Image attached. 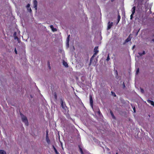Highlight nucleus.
I'll use <instances>...</instances> for the list:
<instances>
[{
    "instance_id": "9d476101",
    "label": "nucleus",
    "mask_w": 154,
    "mask_h": 154,
    "mask_svg": "<svg viewBox=\"0 0 154 154\" xmlns=\"http://www.w3.org/2000/svg\"><path fill=\"white\" fill-rule=\"evenodd\" d=\"M46 140L48 144H49L51 142L48 136L46 137Z\"/></svg>"
},
{
    "instance_id": "79ce46f5",
    "label": "nucleus",
    "mask_w": 154,
    "mask_h": 154,
    "mask_svg": "<svg viewBox=\"0 0 154 154\" xmlns=\"http://www.w3.org/2000/svg\"><path fill=\"white\" fill-rule=\"evenodd\" d=\"M55 28H54V29H53V30H55Z\"/></svg>"
},
{
    "instance_id": "dca6fc26",
    "label": "nucleus",
    "mask_w": 154,
    "mask_h": 154,
    "mask_svg": "<svg viewBox=\"0 0 154 154\" xmlns=\"http://www.w3.org/2000/svg\"><path fill=\"white\" fill-rule=\"evenodd\" d=\"M145 52L144 51H143L142 53H138V54H139L140 55V56L141 57L142 56V55H144V54H145Z\"/></svg>"
},
{
    "instance_id": "58836bf2",
    "label": "nucleus",
    "mask_w": 154,
    "mask_h": 154,
    "mask_svg": "<svg viewBox=\"0 0 154 154\" xmlns=\"http://www.w3.org/2000/svg\"><path fill=\"white\" fill-rule=\"evenodd\" d=\"M135 47V45H134V46H133V48H134V47Z\"/></svg>"
},
{
    "instance_id": "a19ab883",
    "label": "nucleus",
    "mask_w": 154,
    "mask_h": 154,
    "mask_svg": "<svg viewBox=\"0 0 154 154\" xmlns=\"http://www.w3.org/2000/svg\"><path fill=\"white\" fill-rule=\"evenodd\" d=\"M55 97H57V95H55Z\"/></svg>"
},
{
    "instance_id": "4be33fe9",
    "label": "nucleus",
    "mask_w": 154,
    "mask_h": 154,
    "mask_svg": "<svg viewBox=\"0 0 154 154\" xmlns=\"http://www.w3.org/2000/svg\"><path fill=\"white\" fill-rule=\"evenodd\" d=\"M48 136V130H47L46 131V137Z\"/></svg>"
},
{
    "instance_id": "a211bd4d",
    "label": "nucleus",
    "mask_w": 154,
    "mask_h": 154,
    "mask_svg": "<svg viewBox=\"0 0 154 154\" xmlns=\"http://www.w3.org/2000/svg\"><path fill=\"white\" fill-rule=\"evenodd\" d=\"M50 27H51V29H52V30L54 32V31H57V29L56 28L55 29V30H53V29H54V28L53 25H51L50 26Z\"/></svg>"
},
{
    "instance_id": "39448f33",
    "label": "nucleus",
    "mask_w": 154,
    "mask_h": 154,
    "mask_svg": "<svg viewBox=\"0 0 154 154\" xmlns=\"http://www.w3.org/2000/svg\"><path fill=\"white\" fill-rule=\"evenodd\" d=\"M90 105L91 108H93V101L91 95H89Z\"/></svg>"
},
{
    "instance_id": "cd10ccee",
    "label": "nucleus",
    "mask_w": 154,
    "mask_h": 154,
    "mask_svg": "<svg viewBox=\"0 0 154 154\" xmlns=\"http://www.w3.org/2000/svg\"><path fill=\"white\" fill-rule=\"evenodd\" d=\"M27 10L28 11L31 12V9L30 8H27Z\"/></svg>"
},
{
    "instance_id": "e433bc0d",
    "label": "nucleus",
    "mask_w": 154,
    "mask_h": 154,
    "mask_svg": "<svg viewBox=\"0 0 154 154\" xmlns=\"http://www.w3.org/2000/svg\"><path fill=\"white\" fill-rule=\"evenodd\" d=\"M123 87H125V84H124V82H123Z\"/></svg>"
},
{
    "instance_id": "f257e3e1",
    "label": "nucleus",
    "mask_w": 154,
    "mask_h": 154,
    "mask_svg": "<svg viewBox=\"0 0 154 154\" xmlns=\"http://www.w3.org/2000/svg\"><path fill=\"white\" fill-rule=\"evenodd\" d=\"M149 1V0H138V5L141 9L143 7V5L146 8H147L148 7V2Z\"/></svg>"
},
{
    "instance_id": "a878e982",
    "label": "nucleus",
    "mask_w": 154,
    "mask_h": 154,
    "mask_svg": "<svg viewBox=\"0 0 154 154\" xmlns=\"http://www.w3.org/2000/svg\"><path fill=\"white\" fill-rule=\"evenodd\" d=\"M30 4H28L27 5V6H26V8H30Z\"/></svg>"
},
{
    "instance_id": "f8f14e48",
    "label": "nucleus",
    "mask_w": 154,
    "mask_h": 154,
    "mask_svg": "<svg viewBox=\"0 0 154 154\" xmlns=\"http://www.w3.org/2000/svg\"><path fill=\"white\" fill-rule=\"evenodd\" d=\"M110 114H111V115L112 118L114 119H116V117L114 116L113 113L112 112L111 110H110Z\"/></svg>"
},
{
    "instance_id": "ddd939ff",
    "label": "nucleus",
    "mask_w": 154,
    "mask_h": 154,
    "mask_svg": "<svg viewBox=\"0 0 154 154\" xmlns=\"http://www.w3.org/2000/svg\"><path fill=\"white\" fill-rule=\"evenodd\" d=\"M63 64L66 67H67L68 66V65L67 63L64 61H63Z\"/></svg>"
},
{
    "instance_id": "37998d69",
    "label": "nucleus",
    "mask_w": 154,
    "mask_h": 154,
    "mask_svg": "<svg viewBox=\"0 0 154 154\" xmlns=\"http://www.w3.org/2000/svg\"><path fill=\"white\" fill-rule=\"evenodd\" d=\"M70 119H72V118H70Z\"/></svg>"
},
{
    "instance_id": "f704fd0d",
    "label": "nucleus",
    "mask_w": 154,
    "mask_h": 154,
    "mask_svg": "<svg viewBox=\"0 0 154 154\" xmlns=\"http://www.w3.org/2000/svg\"><path fill=\"white\" fill-rule=\"evenodd\" d=\"M100 113H101V112H100V110L99 109V111H98V113L100 114Z\"/></svg>"
},
{
    "instance_id": "2f4dec72",
    "label": "nucleus",
    "mask_w": 154,
    "mask_h": 154,
    "mask_svg": "<svg viewBox=\"0 0 154 154\" xmlns=\"http://www.w3.org/2000/svg\"><path fill=\"white\" fill-rule=\"evenodd\" d=\"M133 109L134 112H136V110H135V107H134Z\"/></svg>"
},
{
    "instance_id": "4468645a",
    "label": "nucleus",
    "mask_w": 154,
    "mask_h": 154,
    "mask_svg": "<svg viewBox=\"0 0 154 154\" xmlns=\"http://www.w3.org/2000/svg\"><path fill=\"white\" fill-rule=\"evenodd\" d=\"M120 19H121V17H120V15L119 14L118 16L117 22L116 23V24H118L119 23L120 20Z\"/></svg>"
},
{
    "instance_id": "0eeeda50",
    "label": "nucleus",
    "mask_w": 154,
    "mask_h": 154,
    "mask_svg": "<svg viewBox=\"0 0 154 154\" xmlns=\"http://www.w3.org/2000/svg\"><path fill=\"white\" fill-rule=\"evenodd\" d=\"M38 2L37 1L34 0L33 1V5L34 8H35V10L36 11L37 9Z\"/></svg>"
},
{
    "instance_id": "b1692460",
    "label": "nucleus",
    "mask_w": 154,
    "mask_h": 154,
    "mask_svg": "<svg viewBox=\"0 0 154 154\" xmlns=\"http://www.w3.org/2000/svg\"><path fill=\"white\" fill-rule=\"evenodd\" d=\"M134 14H132L131 16H130V19L131 20L133 18V15H134Z\"/></svg>"
},
{
    "instance_id": "2eb2a0df",
    "label": "nucleus",
    "mask_w": 154,
    "mask_h": 154,
    "mask_svg": "<svg viewBox=\"0 0 154 154\" xmlns=\"http://www.w3.org/2000/svg\"><path fill=\"white\" fill-rule=\"evenodd\" d=\"M0 154H6V152L5 151L2 150H0Z\"/></svg>"
},
{
    "instance_id": "6ab92c4d",
    "label": "nucleus",
    "mask_w": 154,
    "mask_h": 154,
    "mask_svg": "<svg viewBox=\"0 0 154 154\" xmlns=\"http://www.w3.org/2000/svg\"><path fill=\"white\" fill-rule=\"evenodd\" d=\"M14 38L15 39H17L18 42H20V41L17 36H15V37H14Z\"/></svg>"
},
{
    "instance_id": "f3484780",
    "label": "nucleus",
    "mask_w": 154,
    "mask_h": 154,
    "mask_svg": "<svg viewBox=\"0 0 154 154\" xmlns=\"http://www.w3.org/2000/svg\"><path fill=\"white\" fill-rule=\"evenodd\" d=\"M70 36V35H68V36L67 38V40H66L67 43L68 44H69V41Z\"/></svg>"
},
{
    "instance_id": "1a4fd4ad",
    "label": "nucleus",
    "mask_w": 154,
    "mask_h": 154,
    "mask_svg": "<svg viewBox=\"0 0 154 154\" xmlns=\"http://www.w3.org/2000/svg\"><path fill=\"white\" fill-rule=\"evenodd\" d=\"M147 101L148 103L154 106V102L153 101L149 99L147 100Z\"/></svg>"
},
{
    "instance_id": "473e14b6",
    "label": "nucleus",
    "mask_w": 154,
    "mask_h": 154,
    "mask_svg": "<svg viewBox=\"0 0 154 154\" xmlns=\"http://www.w3.org/2000/svg\"><path fill=\"white\" fill-rule=\"evenodd\" d=\"M52 147L54 150V149H56V148H55V146L54 145H52Z\"/></svg>"
},
{
    "instance_id": "393cba45",
    "label": "nucleus",
    "mask_w": 154,
    "mask_h": 154,
    "mask_svg": "<svg viewBox=\"0 0 154 154\" xmlns=\"http://www.w3.org/2000/svg\"><path fill=\"white\" fill-rule=\"evenodd\" d=\"M139 68H137V71H136V74H138V73H139Z\"/></svg>"
},
{
    "instance_id": "c9c22d12",
    "label": "nucleus",
    "mask_w": 154,
    "mask_h": 154,
    "mask_svg": "<svg viewBox=\"0 0 154 154\" xmlns=\"http://www.w3.org/2000/svg\"><path fill=\"white\" fill-rule=\"evenodd\" d=\"M141 91L142 92H143L144 91V90H143V89L141 88Z\"/></svg>"
},
{
    "instance_id": "7c9ffc66",
    "label": "nucleus",
    "mask_w": 154,
    "mask_h": 154,
    "mask_svg": "<svg viewBox=\"0 0 154 154\" xmlns=\"http://www.w3.org/2000/svg\"><path fill=\"white\" fill-rule=\"evenodd\" d=\"M14 51H15V53H16V54H17V51L16 49V48H15V49H14Z\"/></svg>"
},
{
    "instance_id": "6e6552de",
    "label": "nucleus",
    "mask_w": 154,
    "mask_h": 154,
    "mask_svg": "<svg viewBox=\"0 0 154 154\" xmlns=\"http://www.w3.org/2000/svg\"><path fill=\"white\" fill-rule=\"evenodd\" d=\"M131 40V38L130 37V35L128 37V38L125 40V43H123V44H125V43L128 42L130 41Z\"/></svg>"
},
{
    "instance_id": "9b49d317",
    "label": "nucleus",
    "mask_w": 154,
    "mask_h": 154,
    "mask_svg": "<svg viewBox=\"0 0 154 154\" xmlns=\"http://www.w3.org/2000/svg\"><path fill=\"white\" fill-rule=\"evenodd\" d=\"M135 10H136V7L135 6H134L132 9H131V11H132V14H134L135 11Z\"/></svg>"
},
{
    "instance_id": "c85d7f7f",
    "label": "nucleus",
    "mask_w": 154,
    "mask_h": 154,
    "mask_svg": "<svg viewBox=\"0 0 154 154\" xmlns=\"http://www.w3.org/2000/svg\"><path fill=\"white\" fill-rule=\"evenodd\" d=\"M109 60H110V58H109V55H108V56L107 57V58L106 59V60L107 61H108Z\"/></svg>"
},
{
    "instance_id": "ea45409f",
    "label": "nucleus",
    "mask_w": 154,
    "mask_h": 154,
    "mask_svg": "<svg viewBox=\"0 0 154 154\" xmlns=\"http://www.w3.org/2000/svg\"><path fill=\"white\" fill-rule=\"evenodd\" d=\"M152 41H153V42H154V39H153L152 40Z\"/></svg>"
},
{
    "instance_id": "5701e85b",
    "label": "nucleus",
    "mask_w": 154,
    "mask_h": 154,
    "mask_svg": "<svg viewBox=\"0 0 154 154\" xmlns=\"http://www.w3.org/2000/svg\"><path fill=\"white\" fill-rule=\"evenodd\" d=\"M54 150L56 154H60V153L57 152L56 149H54Z\"/></svg>"
},
{
    "instance_id": "bb28decb",
    "label": "nucleus",
    "mask_w": 154,
    "mask_h": 154,
    "mask_svg": "<svg viewBox=\"0 0 154 154\" xmlns=\"http://www.w3.org/2000/svg\"><path fill=\"white\" fill-rule=\"evenodd\" d=\"M78 147H79V148L80 151H82V148H81V146L80 145H79L78 146Z\"/></svg>"
},
{
    "instance_id": "20e7f679",
    "label": "nucleus",
    "mask_w": 154,
    "mask_h": 154,
    "mask_svg": "<svg viewBox=\"0 0 154 154\" xmlns=\"http://www.w3.org/2000/svg\"><path fill=\"white\" fill-rule=\"evenodd\" d=\"M60 103L62 107V108L64 109L66 111L68 110V108L66 106V105L65 103H64L63 100H61L60 101Z\"/></svg>"
},
{
    "instance_id": "aec40b11",
    "label": "nucleus",
    "mask_w": 154,
    "mask_h": 154,
    "mask_svg": "<svg viewBox=\"0 0 154 154\" xmlns=\"http://www.w3.org/2000/svg\"><path fill=\"white\" fill-rule=\"evenodd\" d=\"M48 67L49 69H51V66H50V63L49 61H48Z\"/></svg>"
},
{
    "instance_id": "72a5a7b5",
    "label": "nucleus",
    "mask_w": 154,
    "mask_h": 154,
    "mask_svg": "<svg viewBox=\"0 0 154 154\" xmlns=\"http://www.w3.org/2000/svg\"><path fill=\"white\" fill-rule=\"evenodd\" d=\"M80 152L81 154H84L82 150V151H80Z\"/></svg>"
},
{
    "instance_id": "4c0bfd02",
    "label": "nucleus",
    "mask_w": 154,
    "mask_h": 154,
    "mask_svg": "<svg viewBox=\"0 0 154 154\" xmlns=\"http://www.w3.org/2000/svg\"><path fill=\"white\" fill-rule=\"evenodd\" d=\"M114 0H111V1L112 2H114Z\"/></svg>"
},
{
    "instance_id": "f03ea898",
    "label": "nucleus",
    "mask_w": 154,
    "mask_h": 154,
    "mask_svg": "<svg viewBox=\"0 0 154 154\" xmlns=\"http://www.w3.org/2000/svg\"><path fill=\"white\" fill-rule=\"evenodd\" d=\"M98 46H96L94 49V53L93 55L91 57V58L90 60V64H91V62H92V61L94 59V57H95V56L99 52V51L98 50Z\"/></svg>"
},
{
    "instance_id": "c03bdc74",
    "label": "nucleus",
    "mask_w": 154,
    "mask_h": 154,
    "mask_svg": "<svg viewBox=\"0 0 154 154\" xmlns=\"http://www.w3.org/2000/svg\"><path fill=\"white\" fill-rule=\"evenodd\" d=\"M116 154H118V153H116Z\"/></svg>"
},
{
    "instance_id": "7ed1b4c3",
    "label": "nucleus",
    "mask_w": 154,
    "mask_h": 154,
    "mask_svg": "<svg viewBox=\"0 0 154 154\" xmlns=\"http://www.w3.org/2000/svg\"><path fill=\"white\" fill-rule=\"evenodd\" d=\"M20 115L23 122L25 123L26 125H28V122L26 117L21 113L20 114Z\"/></svg>"
},
{
    "instance_id": "412c9836",
    "label": "nucleus",
    "mask_w": 154,
    "mask_h": 154,
    "mask_svg": "<svg viewBox=\"0 0 154 154\" xmlns=\"http://www.w3.org/2000/svg\"><path fill=\"white\" fill-rule=\"evenodd\" d=\"M111 93H112V96H114L115 97L116 96V94H115V93L113 91H111Z\"/></svg>"
},
{
    "instance_id": "423d86ee",
    "label": "nucleus",
    "mask_w": 154,
    "mask_h": 154,
    "mask_svg": "<svg viewBox=\"0 0 154 154\" xmlns=\"http://www.w3.org/2000/svg\"><path fill=\"white\" fill-rule=\"evenodd\" d=\"M113 25V23L112 22H110V21H109L107 24V30H108L110 29L112 26Z\"/></svg>"
},
{
    "instance_id": "c756f323",
    "label": "nucleus",
    "mask_w": 154,
    "mask_h": 154,
    "mask_svg": "<svg viewBox=\"0 0 154 154\" xmlns=\"http://www.w3.org/2000/svg\"><path fill=\"white\" fill-rule=\"evenodd\" d=\"M16 35H17V32H15L13 35L14 37H15V36H17Z\"/></svg>"
}]
</instances>
